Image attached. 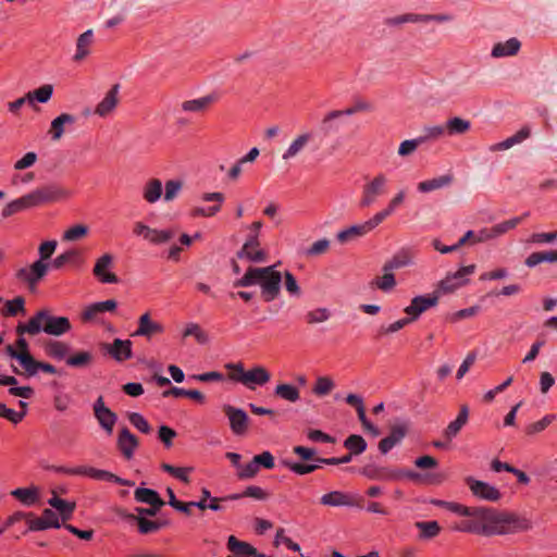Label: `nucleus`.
I'll use <instances>...</instances> for the list:
<instances>
[{"label":"nucleus","mask_w":557,"mask_h":557,"mask_svg":"<svg viewBox=\"0 0 557 557\" xmlns=\"http://www.w3.org/2000/svg\"><path fill=\"white\" fill-rule=\"evenodd\" d=\"M493 510L494 509L487 507H473L471 513L472 520L465 522L462 527L458 529L466 532L483 534L482 527L488 523L487 519H490Z\"/></svg>","instance_id":"obj_16"},{"label":"nucleus","mask_w":557,"mask_h":557,"mask_svg":"<svg viewBox=\"0 0 557 557\" xmlns=\"http://www.w3.org/2000/svg\"><path fill=\"white\" fill-rule=\"evenodd\" d=\"M426 141V137H418L414 139L404 140L398 148V154L400 157H408L412 154L417 148Z\"/></svg>","instance_id":"obj_59"},{"label":"nucleus","mask_w":557,"mask_h":557,"mask_svg":"<svg viewBox=\"0 0 557 557\" xmlns=\"http://www.w3.org/2000/svg\"><path fill=\"white\" fill-rule=\"evenodd\" d=\"M175 234H176V232L171 228H169V230L152 228L147 240L150 242L151 244H156V245L165 244V243L170 242L175 236Z\"/></svg>","instance_id":"obj_56"},{"label":"nucleus","mask_w":557,"mask_h":557,"mask_svg":"<svg viewBox=\"0 0 557 557\" xmlns=\"http://www.w3.org/2000/svg\"><path fill=\"white\" fill-rule=\"evenodd\" d=\"M500 529L504 530L500 532V535L525 532L532 529V522L530 519L517 513L503 512Z\"/></svg>","instance_id":"obj_12"},{"label":"nucleus","mask_w":557,"mask_h":557,"mask_svg":"<svg viewBox=\"0 0 557 557\" xmlns=\"http://www.w3.org/2000/svg\"><path fill=\"white\" fill-rule=\"evenodd\" d=\"M521 44L517 38H510L506 42H498L493 47L492 55L494 58H502L515 55L520 50Z\"/></svg>","instance_id":"obj_38"},{"label":"nucleus","mask_w":557,"mask_h":557,"mask_svg":"<svg viewBox=\"0 0 557 557\" xmlns=\"http://www.w3.org/2000/svg\"><path fill=\"white\" fill-rule=\"evenodd\" d=\"M454 180V174L446 173L444 175L420 182L417 186V189L422 194L431 193L437 189L448 187L449 185L453 184Z\"/></svg>","instance_id":"obj_32"},{"label":"nucleus","mask_w":557,"mask_h":557,"mask_svg":"<svg viewBox=\"0 0 557 557\" xmlns=\"http://www.w3.org/2000/svg\"><path fill=\"white\" fill-rule=\"evenodd\" d=\"M331 317L329 309L326 308H318L309 311L306 314V321L309 324L322 323Z\"/></svg>","instance_id":"obj_64"},{"label":"nucleus","mask_w":557,"mask_h":557,"mask_svg":"<svg viewBox=\"0 0 557 557\" xmlns=\"http://www.w3.org/2000/svg\"><path fill=\"white\" fill-rule=\"evenodd\" d=\"M119 84H115L110 88L104 98L97 104L95 114L106 117L115 110L119 104Z\"/></svg>","instance_id":"obj_27"},{"label":"nucleus","mask_w":557,"mask_h":557,"mask_svg":"<svg viewBox=\"0 0 557 557\" xmlns=\"http://www.w3.org/2000/svg\"><path fill=\"white\" fill-rule=\"evenodd\" d=\"M377 225H380V222L376 220L375 215H373L370 220L357 224L351 225L350 227L343 230L337 233L336 238L341 244H345L351 239H355L357 237H361L372 230H374Z\"/></svg>","instance_id":"obj_17"},{"label":"nucleus","mask_w":557,"mask_h":557,"mask_svg":"<svg viewBox=\"0 0 557 557\" xmlns=\"http://www.w3.org/2000/svg\"><path fill=\"white\" fill-rule=\"evenodd\" d=\"M531 134V131L528 126L522 127L519 129L515 135L508 137L507 139L494 144L490 147L491 151H500V150H507L515 146L516 144H519L527 139Z\"/></svg>","instance_id":"obj_37"},{"label":"nucleus","mask_w":557,"mask_h":557,"mask_svg":"<svg viewBox=\"0 0 557 557\" xmlns=\"http://www.w3.org/2000/svg\"><path fill=\"white\" fill-rule=\"evenodd\" d=\"M71 330L70 320L66 317H53L47 310V318L42 325V331L49 335L60 336Z\"/></svg>","instance_id":"obj_26"},{"label":"nucleus","mask_w":557,"mask_h":557,"mask_svg":"<svg viewBox=\"0 0 557 557\" xmlns=\"http://www.w3.org/2000/svg\"><path fill=\"white\" fill-rule=\"evenodd\" d=\"M92 44H94L92 29H87L86 32L81 34L76 40L75 54L72 58L73 61L76 63L84 61L90 54Z\"/></svg>","instance_id":"obj_29"},{"label":"nucleus","mask_w":557,"mask_h":557,"mask_svg":"<svg viewBox=\"0 0 557 557\" xmlns=\"http://www.w3.org/2000/svg\"><path fill=\"white\" fill-rule=\"evenodd\" d=\"M132 345L129 339L115 338L111 344H103V350L115 361L123 362L132 358Z\"/></svg>","instance_id":"obj_20"},{"label":"nucleus","mask_w":557,"mask_h":557,"mask_svg":"<svg viewBox=\"0 0 557 557\" xmlns=\"http://www.w3.org/2000/svg\"><path fill=\"white\" fill-rule=\"evenodd\" d=\"M24 370L27 376L36 375L39 370L49 374H55L58 372L57 368L51 363L37 361L35 358L24 368Z\"/></svg>","instance_id":"obj_54"},{"label":"nucleus","mask_w":557,"mask_h":557,"mask_svg":"<svg viewBox=\"0 0 557 557\" xmlns=\"http://www.w3.org/2000/svg\"><path fill=\"white\" fill-rule=\"evenodd\" d=\"M360 473L369 480L376 481H400L405 478L416 480L420 476L419 473L410 470L375 465H367L362 467Z\"/></svg>","instance_id":"obj_3"},{"label":"nucleus","mask_w":557,"mask_h":557,"mask_svg":"<svg viewBox=\"0 0 557 557\" xmlns=\"http://www.w3.org/2000/svg\"><path fill=\"white\" fill-rule=\"evenodd\" d=\"M53 94V86L50 84H45L40 86L39 88L28 91L26 94L27 102L30 106H34L35 101H38L40 103L48 102Z\"/></svg>","instance_id":"obj_42"},{"label":"nucleus","mask_w":557,"mask_h":557,"mask_svg":"<svg viewBox=\"0 0 557 557\" xmlns=\"http://www.w3.org/2000/svg\"><path fill=\"white\" fill-rule=\"evenodd\" d=\"M134 497L136 502L153 507H163L165 505L158 492L151 488L138 487L134 492Z\"/></svg>","instance_id":"obj_35"},{"label":"nucleus","mask_w":557,"mask_h":557,"mask_svg":"<svg viewBox=\"0 0 557 557\" xmlns=\"http://www.w3.org/2000/svg\"><path fill=\"white\" fill-rule=\"evenodd\" d=\"M223 412L228 418L230 428L235 435L240 436L247 433L249 418L243 409L224 405Z\"/></svg>","instance_id":"obj_13"},{"label":"nucleus","mask_w":557,"mask_h":557,"mask_svg":"<svg viewBox=\"0 0 557 557\" xmlns=\"http://www.w3.org/2000/svg\"><path fill=\"white\" fill-rule=\"evenodd\" d=\"M387 184L388 178L384 173H377L373 178L367 182L362 187L360 207L367 208L373 205L379 197L386 193Z\"/></svg>","instance_id":"obj_5"},{"label":"nucleus","mask_w":557,"mask_h":557,"mask_svg":"<svg viewBox=\"0 0 557 557\" xmlns=\"http://www.w3.org/2000/svg\"><path fill=\"white\" fill-rule=\"evenodd\" d=\"M95 418L108 435L113 433V428L117 421V416L104 404L102 396H99L92 405Z\"/></svg>","instance_id":"obj_10"},{"label":"nucleus","mask_w":557,"mask_h":557,"mask_svg":"<svg viewBox=\"0 0 557 557\" xmlns=\"http://www.w3.org/2000/svg\"><path fill=\"white\" fill-rule=\"evenodd\" d=\"M125 518L137 523V529L140 534H152L160 531V525L157 524L156 520H149L146 517H133V515H126Z\"/></svg>","instance_id":"obj_45"},{"label":"nucleus","mask_w":557,"mask_h":557,"mask_svg":"<svg viewBox=\"0 0 557 557\" xmlns=\"http://www.w3.org/2000/svg\"><path fill=\"white\" fill-rule=\"evenodd\" d=\"M330 248V240L326 238L314 242L309 248L305 250L306 257H318L324 255Z\"/></svg>","instance_id":"obj_61"},{"label":"nucleus","mask_w":557,"mask_h":557,"mask_svg":"<svg viewBox=\"0 0 557 557\" xmlns=\"http://www.w3.org/2000/svg\"><path fill=\"white\" fill-rule=\"evenodd\" d=\"M161 469L164 472L173 475L175 479H177L184 483H189L188 473L193 470V468L174 467L172 465L164 462L161 465Z\"/></svg>","instance_id":"obj_60"},{"label":"nucleus","mask_w":557,"mask_h":557,"mask_svg":"<svg viewBox=\"0 0 557 557\" xmlns=\"http://www.w3.org/2000/svg\"><path fill=\"white\" fill-rule=\"evenodd\" d=\"M94 362V355L90 351H78L66 358V364L72 368H88Z\"/></svg>","instance_id":"obj_46"},{"label":"nucleus","mask_w":557,"mask_h":557,"mask_svg":"<svg viewBox=\"0 0 557 557\" xmlns=\"http://www.w3.org/2000/svg\"><path fill=\"white\" fill-rule=\"evenodd\" d=\"M224 195L222 193L215 191V193H206L202 195V200L210 202L214 201L215 205L210 206L208 208L202 207H196L190 211V215L193 218L203 216V218H210L215 215L221 210V206L224 201Z\"/></svg>","instance_id":"obj_21"},{"label":"nucleus","mask_w":557,"mask_h":557,"mask_svg":"<svg viewBox=\"0 0 557 557\" xmlns=\"http://www.w3.org/2000/svg\"><path fill=\"white\" fill-rule=\"evenodd\" d=\"M466 483L469 486L471 493L483 500L498 502L502 497V493L495 486L480 480H475L471 476L466 479Z\"/></svg>","instance_id":"obj_14"},{"label":"nucleus","mask_w":557,"mask_h":557,"mask_svg":"<svg viewBox=\"0 0 557 557\" xmlns=\"http://www.w3.org/2000/svg\"><path fill=\"white\" fill-rule=\"evenodd\" d=\"M275 396L296 403L300 398V394L297 387L290 384H278L274 391Z\"/></svg>","instance_id":"obj_48"},{"label":"nucleus","mask_w":557,"mask_h":557,"mask_svg":"<svg viewBox=\"0 0 557 557\" xmlns=\"http://www.w3.org/2000/svg\"><path fill=\"white\" fill-rule=\"evenodd\" d=\"M193 336L200 345H206L210 342L208 333L198 324L195 322H189L186 324L182 337L186 338Z\"/></svg>","instance_id":"obj_43"},{"label":"nucleus","mask_w":557,"mask_h":557,"mask_svg":"<svg viewBox=\"0 0 557 557\" xmlns=\"http://www.w3.org/2000/svg\"><path fill=\"white\" fill-rule=\"evenodd\" d=\"M345 448L352 455H360L367 449V442L361 435H349L344 442Z\"/></svg>","instance_id":"obj_51"},{"label":"nucleus","mask_w":557,"mask_h":557,"mask_svg":"<svg viewBox=\"0 0 557 557\" xmlns=\"http://www.w3.org/2000/svg\"><path fill=\"white\" fill-rule=\"evenodd\" d=\"M214 101L215 97L208 95L197 99L185 100L182 102L181 108L184 112L205 113Z\"/></svg>","instance_id":"obj_34"},{"label":"nucleus","mask_w":557,"mask_h":557,"mask_svg":"<svg viewBox=\"0 0 557 557\" xmlns=\"http://www.w3.org/2000/svg\"><path fill=\"white\" fill-rule=\"evenodd\" d=\"M474 271L475 265L470 264L460 268L453 274H447L446 277L438 283V288L436 292H438V294H448L455 292L457 288L468 283L467 276L474 273Z\"/></svg>","instance_id":"obj_6"},{"label":"nucleus","mask_w":557,"mask_h":557,"mask_svg":"<svg viewBox=\"0 0 557 557\" xmlns=\"http://www.w3.org/2000/svg\"><path fill=\"white\" fill-rule=\"evenodd\" d=\"M446 132L449 135L465 134L470 129V122L461 117H453L446 122Z\"/></svg>","instance_id":"obj_50"},{"label":"nucleus","mask_w":557,"mask_h":557,"mask_svg":"<svg viewBox=\"0 0 557 557\" xmlns=\"http://www.w3.org/2000/svg\"><path fill=\"white\" fill-rule=\"evenodd\" d=\"M69 196V193L55 184L38 187L30 193L23 195L5 205L2 209V218H10L20 212L54 202Z\"/></svg>","instance_id":"obj_1"},{"label":"nucleus","mask_w":557,"mask_h":557,"mask_svg":"<svg viewBox=\"0 0 557 557\" xmlns=\"http://www.w3.org/2000/svg\"><path fill=\"white\" fill-rule=\"evenodd\" d=\"M48 504L52 508L58 510L63 522H65L72 518L73 512L76 508L75 503L67 502L65 499L58 497L54 492H53V496L48 499Z\"/></svg>","instance_id":"obj_36"},{"label":"nucleus","mask_w":557,"mask_h":557,"mask_svg":"<svg viewBox=\"0 0 557 557\" xmlns=\"http://www.w3.org/2000/svg\"><path fill=\"white\" fill-rule=\"evenodd\" d=\"M75 116L69 113H62L51 122L50 133L53 140H59L64 134L65 124H74Z\"/></svg>","instance_id":"obj_41"},{"label":"nucleus","mask_w":557,"mask_h":557,"mask_svg":"<svg viewBox=\"0 0 557 557\" xmlns=\"http://www.w3.org/2000/svg\"><path fill=\"white\" fill-rule=\"evenodd\" d=\"M438 292H433L429 295L416 296L411 299L409 306L405 308V313L409 315V320L416 321L418 318L432 307H435L438 302Z\"/></svg>","instance_id":"obj_7"},{"label":"nucleus","mask_w":557,"mask_h":557,"mask_svg":"<svg viewBox=\"0 0 557 557\" xmlns=\"http://www.w3.org/2000/svg\"><path fill=\"white\" fill-rule=\"evenodd\" d=\"M45 318H47V310H39L27 321V323H20L16 326V333L18 335H24L25 333L29 335L38 334L40 331H42Z\"/></svg>","instance_id":"obj_33"},{"label":"nucleus","mask_w":557,"mask_h":557,"mask_svg":"<svg viewBox=\"0 0 557 557\" xmlns=\"http://www.w3.org/2000/svg\"><path fill=\"white\" fill-rule=\"evenodd\" d=\"M113 264V257L110 253H104L101 256L94 267L92 273L94 275L104 284H116L119 283V277L110 272V269Z\"/></svg>","instance_id":"obj_18"},{"label":"nucleus","mask_w":557,"mask_h":557,"mask_svg":"<svg viewBox=\"0 0 557 557\" xmlns=\"http://www.w3.org/2000/svg\"><path fill=\"white\" fill-rule=\"evenodd\" d=\"M320 503L330 507H362L363 498L342 491H332L324 494Z\"/></svg>","instance_id":"obj_9"},{"label":"nucleus","mask_w":557,"mask_h":557,"mask_svg":"<svg viewBox=\"0 0 557 557\" xmlns=\"http://www.w3.org/2000/svg\"><path fill=\"white\" fill-rule=\"evenodd\" d=\"M5 354L9 357L18 360L23 368H25L34 359L29 352L28 343L23 337V335H20V337L16 339L15 347L12 345H8L5 347Z\"/></svg>","instance_id":"obj_23"},{"label":"nucleus","mask_w":557,"mask_h":557,"mask_svg":"<svg viewBox=\"0 0 557 557\" xmlns=\"http://www.w3.org/2000/svg\"><path fill=\"white\" fill-rule=\"evenodd\" d=\"M334 387L335 383L330 376H319L315 380L312 392L317 396L322 397L330 394L334 389Z\"/></svg>","instance_id":"obj_55"},{"label":"nucleus","mask_w":557,"mask_h":557,"mask_svg":"<svg viewBox=\"0 0 557 557\" xmlns=\"http://www.w3.org/2000/svg\"><path fill=\"white\" fill-rule=\"evenodd\" d=\"M24 306H25V300L21 296H17L12 300H7L4 315L14 317L18 312H24L25 311Z\"/></svg>","instance_id":"obj_63"},{"label":"nucleus","mask_w":557,"mask_h":557,"mask_svg":"<svg viewBox=\"0 0 557 557\" xmlns=\"http://www.w3.org/2000/svg\"><path fill=\"white\" fill-rule=\"evenodd\" d=\"M503 511L493 510L488 523L482 527L484 535H500L504 530L500 529Z\"/></svg>","instance_id":"obj_49"},{"label":"nucleus","mask_w":557,"mask_h":557,"mask_svg":"<svg viewBox=\"0 0 557 557\" xmlns=\"http://www.w3.org/2000/svg\"><path fill=\"white\" fill-rule=\"evenodd\" d=\"M143 199L153 205L158 202L163 196V184L161 180L152 177L146 181L141 189Z\"/></svg>","instance_id":"obj_30"},{"label":"nucleus","mask_w":557,"mask_h":557,"mask_svg":"<svg viewBox=\"0 0 557 557\" xmlns=\"http://www.w3.org/2000/svg\"><path fill=\"white\" fill-rule=\"evenodd\" d=\"M409 430L408 422L401 421L393 424L391 426L389 434L382 438L379 443V450L385 455L387 454L393 447L398 445L407 435Z\"/></svg>","instance_id":"obj_15"},{"label":"nucleus","mask_w":557,"mask_h":557,"mask_svg":"<svg viewBox=\"0 0 557 557\" xmlns=\"http://www.w3.org/2000/svg\"><path fill=\"white\" fill-rule=\"evenodd\" d=\"M88 234V227L83 224H77L69 230H66L63 234V240L66 242H75L83 237H85Z\"/></svg>","instance_id":"obj_62"},{"label":"nucleus","mask_w":557,"mask_h":557,"mask_svg":"<svg viewBox=\"0 0 557 557\" xmlns=\"http://www.w3.org/2000/svg\"><path fill=\"white\" fill-rule=\"evenodd\" d=\"M164 332V326L151 320L150 312L147 311L141 314L138 319V327L134 332L133 336H143L146 338H151L154 335L162 334Z\"/></svg>","instance_id":"obj_22"},{"label":"nucleus","mask_w":557,"mask_h":557,"mask_svg":"<svg viewBox=\"0 0 557 557\" xmlns=\"http://www.w3.org/2000/svg\"><path fill=\"white\" fill-rule=\"evenodd\" d=\"M276 264L247 269L246 273L234 283L235 287L259 285L265 302L276 299L281 292L282 274L275 270Z\"/></svg>","instance_id":"obj_2"},{"label":"nucleus","mask_w":557,"mask_h":557,"mask_svg":"<svg viewBox=\"0 0 557 557\" xmlns=\"http://www.w3.org/2000/svg\"><path fill=\"white\" fill-rule=\"evenodd\" d=\"M46 351L50 357L58 360H62L67 356L70 347L66 343L51 341L50 343H48Z\"/></svg>","instance_id":"obj_52"},{"label":"nucleus","mask_w":557,"mask_h":557,"mask_svg":"<svg viewBox=\"0 0 557 557\" xmlns=\"http://www.w3.org/2000/svg\"><path fill=\"white\" fill-rule=\"evenodd\" d=\"M338 119H341V113L336 112L335 110L327 112L321 121V132L324 135H329L333 132H336L338 129L336 120Z\"/></svg>","instance_id":"obj_53"},{"label":"nucleus","mask_w":557,"mask_h":557,"mask_svg":"<svg viewBox=\"0 0 557 557\" xmlns=\"http://www.w3.org/2000/svg\"><path fill=\"white\" fill-rule=\"evenodd\" d=\"M405 200V191L404 190H399L392 199L391 201L388 202L387 207L385 209H383L382 211L375 213V218L376 220L380 222V224L387 218L394 211L395 209L400 206Z\"/></svg>","instance_id":"obj_47"},{"label":"nucleus","mask_w":557,"mask_h":557,"mask_svg":"<svg viewBox=\"0 0 557 557\" xmlns=\"http://www.w3.org/2000/svg\"><path fill=\"white\" fill-rule=\"evenodd\" d=\"M271 379L270 372L262 366H256L248 370L246 373H243L242 384L248 387L249 389H255L256 385H264Z\"/></svg>","instance_id":"obj_24"},{"label":"nucleus","mask_w":557,"mask_h":557,"mask_svg":"<svg viewBox=\"0 0 557 557\" xmlns=\"http://www.w3.org/2000/svg\"><path fill=\"white\" fill-rule=\"evenodd\" d=\"M311 139H312V134L309 132L301 133V134L297 135L292 140V143L286 148V150L283 152L282 159L284 161H289V160L296 158L307 147V145L310 143Z\"/></svg>","instance_id":"obj_31"},{"label":"nucleus","mask_w":557,"mask_h":557,"mask_svg":"<svg viewBox=\"0 0 557 557\" xmlns=\"http://www.w3.org/2000/svg\"><path fill=\"white\" fill-rule=\"evenodd\" d=\"M469 419V408L467 405H461L457 418L451 421L443 431V437L447 442H451L467 424Z\"/></svg>","instance_id":"obj_28"},{"label":"nucleus","mask_w":557,"mask_h":557,"mask_svg":"<svg viewBox=\"0 0 557 557\" xmlns=\"http://www.w3.org/2000/svg\"><path fill=\"white\" fill-rule=\"evenodd\" d=\"M11 495L26 506H33L39 499V491L36 486L15 488Z\"/></svg>","instance_id":"obj_39"},{"label":"nucleus","mask_w":557,"mask_h":557,"mask_svg":"<svg viewBox=\"0 0 557 557\" xmlns=\"http://www.w3.org/2000/svg\"><path fill=\"white\" fill-rule=\"evenodd\" d=\"M116 445L123 457L129 460L133 458L139 442L138 438L124 426L119 433Z\"/></svg>","instance_id":"obj_25"},{"label":"nucleus","mask_w":557,"mask_h":557,"mask_svg":"<svg viewBox=\"0 0 557 557\" xmlns=\"http://www.w3.org/2000/svg\"><path fill=\"white\" fill-rule=\"evenodd\" d=\"M83 475L89 476L95 480L108 481V482H114V483H115V480L117 479V475L112 472H109L107 470L96 469L92 467H86V466H84Z\"/></svg>","instance_id":"obj_57"},{"label":"nucleus","mask_w":557,"mask_h":557,"mask_svg":"<svg viewBox=\"0 0 557 557\" xmlns=\"http://www.w3.org/2000/svg\"><path fill=\"white\" fill-rule=\"evenodd\" d=\"M49 263L35 261L29 267H24L15 272V278L27 285L30 292H35L38 283L47 275Z\"/></svg>","instance_id":"obj_4"},{"label":"nucleus","mask_w":557,"mask_h":557,"mask_svg":"<svg viewBox=\"0 0 557 557\" xmlns=\"http://www.w3.org/2000/svg\"><path fill=\"white\" fill-rule=\"evenodd\" d=\"M236 256L238 259H246L255 263L264 262L267 260V252L260 247L257 234H250L247 237Z\"/></svg>","instance_id":"obj_8"},{"label":"nucleus","mask_w":557,"mask_h":557,"mask_svg":"<svg viewBox=\"0 0 557 557\" xmlns=\"http://www.w3.org/2000/svg\"><path fill=\"white\" fill-rule=\"evenodd\" d=\"M183 189V182L181 180H169L164 185L163 199L166 202L174 200Z\"/></svg>","instance_id":"obj_58"},{"label":"nucleus","mask_w":557,"mask_h":557,"mask_svg":"<svg viewBox=\"0 0 557 557\" xmlns=\"http://www.w3.org/2000/svg\"><path fill=\"white\" fill-rule=\"evenodd\" d=\"M522 219H523L522 216H518V218H513L508 221L498 223L492 227H484V228L480 230L479 232H476L475 238L472 242V244L483 243V242L494 239V238L505 234L509 230L515 228L522 221Z\"/></svg>","instance_id":"obj_11"},{"label":"nucleus","mask_w":557,"mask_h":557,"mask_svg":"<svg viewBox=\"0 0 557 557\" xmlns=\"http://www.w3.org/2000/svg\"><path fill=\"white\" fill-rule=\"evenodd\" d=\"M412 263V255L408 250H400L383 265V271H393Z\"/></svg>","instance_id":"obj_40"},{"label":"nucleus","mask_w":557,"mask_h":557,"mask_svg":"<svg viewBox=\"0 0 557 557\" xmlns=\"http://www.w3.org/2000/svg\"><path fill=\"white\" fill-rule=\"evenodd\" d=\"M117 308V302L114 299L94 302L87 306L82 312V321L84 322H99L100 314L104 312H114Z\"/></svg>","instance_id":"obj_19"},{"label":"nucleus","mask_w":557,"mask_h":557,"mask_svg":"<svg viewBox=\"0 0 557 557\" xmlns=\"http://www.w3.org/2000/svg\"><path fill=\"white\" fill-rule=\"evenodd\" d=\"M414 527L420 530V540H432L441 532V525L437 521H417Z\"/></svg>","instance_id":"obj_44"}]
</instances>
